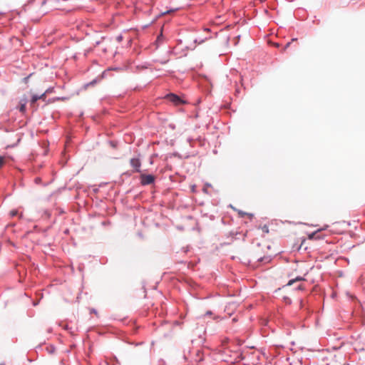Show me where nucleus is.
<instances>
[{"instance_id":"nucleus-15","label":"nucleus","mask_w":365,"mask_h":365,"mask_svg":"<svg viewBox=\"0 0 365 365\" xmlns=\"http://www.w3.org/2000/svg\"><path fill=\"white\" fill-rule=\"evenodd\" d=\"M4 157L0 155V168L4 165Z\"/></svg>"},{"instance_id":"nucleus-16","label":"nucleus","mask_w":365,"mask_h":365,"mask_svg":"<svg viewBox=\"0 0 365 365\" xmlns=\"http://www.w3.org/2000/svg\"><path fill=\"white\" fill-rule=\"evenodd\" d=\"M304 287L302 284H299L296 287V290H304Z\"/></svg>"},{"instance_id":"nucleus-8","label":"nucleus","mask_w":365,"mask_h":365,"mask_svg":"<svg viewBox=\"0 0 365 365\" xmlns=\"http://www.w3.org/2000/svg\"><path fill=\"white\" fill-rule=\"evenodd\" d=\"M283 301L287 304H292V300L289 297H283Z\"/></svg>"},{"instance_id":"nucleus-11","label":"nucleus","mask_w":365,"mask_h":365,"mask_svg":"<svg viewBox=\"0 0 365 365\" xmlns=\"http://www.w3.org/2000/svg\"><path fill=\"white\" fill-rule=\"evenodd\" d=\"M63 329H64L65 330L68 331H69L71 334H72L74 333V331H73L72 328H71V327H68V325H65V326L63 327Z\"/></svg>"},{"instance_id":"nucleus-1","label":"nucleus","mask_w":365,"mask_h":365,"mask_svg":"<svg viewBox=\"0 0 365 365\" xmlns=\"http://www.w3.org/2000/svg\"><path fill=\"white\" fill-rule=\"evenodd\" d=\"M165 99L172 103L174 106H180L186 103L180 96L173 93H170L165 96Z\"/></svg>"},{"instance_id":"nucleus-6","label":"nucleus","mask_w":365,"mask_h":365,"mask_svg":"<svg viewBox=\"0 0 365 365\" xmlns=\"http://www.w3.org/2000/svg\"><path fill=\"white\" fill-rule=\"evenodd\" d=\"M163 39L164 37L163 35V32L161 31V33L158 36L157 39L155 41L157 46H159L163 42Z\"/></svg>"},{"instance_id":"nucleus-18","label":"nucleus","mask_w":365,"mask_h":365,"mask_svg":"<svg viewBox=\"0 0 365 365\" xmlns=\"http://www.w3.org/2000/svg\"><path fill=\"white\" fill-rule=\"evenodd\" d=\"M239 214L241 215V216H243V215H248V213H246V212H244L242 211H239ZM249 215L250 217H252V214H249Z\"/></svg>"},{"instance_id":"nucleus-17","label":"nucleus","mask_w":365,"mask_h":365,"mask_svg":"<svg viewBox=\"0 0 365 365\" xmlns=\"http://www.w3.org/2000/svg\"><path fill=\"white\" fill-rule=\"evenodd\" d=\"M11 215V216H16L17 214H18V211L17 210H11V212H10Z\"/></svg>"},{"instance_id":"nucleus-9","label":"nucleus","mask_w":365,"mask_h":365,"mask_svg":"<svg viewBox=\"0 0 365 365\" xmlns=\"http://www.w3.org/2000/svg\"><path fill=\"white\" fill-rule=\"evenodd\" d=\"M205 41V39H202V38H195L194 40V43H198V44H201L203 42Z\"/></svg>"},{"instance_id":"nucleus-14","label":"nucleus","mask_w":365,"mask_h":365,"mask_svg":"<svg viewBox=\"0 0 365 365\" xmlns=\"http://www.w3.org/2000/svg\"><path fill=\"white\" fill-rule=\"evenodd\" d=\"M210 186H211V185H210V184H209V183H206V184L205 185V187H203V189H202V191H203L204 192H205V193H207V187H210Z\"/></svg>"},{"instance_id":"nucleus-13","label":"nucleus","mask_w":365,"mask_h":365,"mask_svg":"<svg viewBox=\"0 0 365 365\" xmlns=\"http://www.w3.org/2000/svg\"><path fill=\"white\" fill-rule=\"evenodd\" d=\"M123 39V36L122 34H120L118 35L117 37H116V41L118 42V43H120Z\"/></svg>"},{"instance_id":"nucleus-20","label":"nucleus","mask_w":365,"mask_h":365,"mask_svg":"<svg viewBox=\"0 0 365 365\" xmlns=\"http://www.w3.org/2000/svg\"><path fill=\"white\" fill-rule=\"evenodd\" d=\"M212 314V312L211 311H207L206 313H205V315H211Z\"/></svg>"},{"instance_id":"nucleus-4","label":"nucleus","mask_w":365,"mask_h":365,"mask_svg":"<svg viewBox=\"0 0 365 365\" xmlns=\"http://www.w3.org/2000/svg\"><path fill=\"white\" fill-rule=\"evenodd\" d=\"M305 279L303 277H297L294 279H290L288 283L287 284V286H291L296 282H300V281H304Z\"/></svg>"},{"instance_id":"nucleus-5","label":"nucleus","mask_w":365,"mask_h":365,"mask_svg":"<svg viewBox=\"0 0 365 365\" xmlns=\"http://www.w3.org/2000/svg\"><path fill=\"white\" fill-rule=\"evenodd\" d=\"M26 100H21L19 103V111L21 113H24L26 111Z\"/></svg>"},{"instance_id":"nucleus-3","label":"nucleus","mask_w":365,"mask_h":365,"mask_svg":"<svg viewBox=\"0 0 365 365\" xmlns=\"http://www.w3.org/2000/svg\"><path fill=\"white\" fill-rule=\"evenodd\" d=\"M130 165L136 173H140L141 162L138 158H133L130 160Z\"/></svg>"},{"instance_id":"nucleus-10","label":"nucleus","mask_w":365,"mask_h":365,"mask_svg":"<svg viewBox=\"0 0 365 365\" xmlns=\"http://www.w3.org/2000/svg\"><path fill=\"white\" fill-rule=\"evenodd\" d=\"M205 41V39H202V38H195L194 40V43H198V44H201L203 42Z\"/></svg>"},{"instance_id":"nucleus-24","label":"nucleus","mask_w":365,"mask_h":365,"mask_svg":"<svg viewBox=\"0 0 365 365\" xmlns=\"http://www.w3.org/2000/svg\"><path fill=\"white\" fill-rule=\"evenodd\" d=\"M300 307H302V300H300Z\"/></svg>"},{"instance_id":"nucleus-27","label":"nucleus","mask_w":365,"mask_h":365,"mask_svg":"<svg viewBox=\"0 0 365 365\" xmlns=\"http://www.w3.org/2000/svg\"><path fill=\"white\" fill-rule=\"evenodd\" d=\"M289 44H290V43H287V45H286V46H287H287H289Z\"/></svg>"},{"instance_id":"nucleus-25","label":"nucleus","mask_w":365,"mask_h":365,"mask_svg":"<svg viewBox=\"0 0 365 365\" xmlns=\"http://www.w3.org/2000/svg\"><path fill=\"white\" fill-rule=\"evenodd\" d=\"M92 312H93V313H96V314L97 313V312L95 309H93Z\"/></svg>"},{"instance_id":"nucleus-22","label":"nucleus","mask_w":365,"mask_h":365,"mask_svg":"<svg viewBox=\"0 0 365 365\" xmlns=\"http://www.w3.org/2000/svg\"><path fill=\"white\" fill-rule=\"evenodd\" d=\"M195 185H193V186L192 187V192H195Z\"/></svg>"},{"instance_id":"nucleus-2","label":"nucleus","mask_w":365,"mask_h":365,"mask_svg":"<svg viewBox=\"0 0 365 365\" xmlns=\"http://www.w3.org/2000/svg\"><path fill=\"white\" fill-rule=\"evenodd\" d=\"M155 179V176L151 174L147 175V174L142 173L140 175V184L143 186H145V185H151V184L154 183Z\"/></svg>"},{"instance_id":"nucleus-23","label":"nucleus","mask_w":365,"mask_h":365,"mask_svg":"<svg viewBox=\"0 0 365 365\" xmlns=\"http://www.w3.org/2000/svg\"><path fill=\"white\" fill-rule=\"evenodd\" d=\"M100 44V41H96V45H99Z\"/></svg>"},{"instance_id":"nucleus-21","label":"nucleus","mask_w":365,"mask_h":365,"mask_svg":"<svg viewBox=\"0 0 365 365\" xmlns=\"http://www.w3.org/2000/svg\"><path fill=\"white\" fill-rule=\"evenodd\" d=\"M187 142H188L189 143H190L192 141V138H188L187 139Z\"/></svg>"},{"instance_id":"nucleus-19","label":"nucleus","mask_w":365,"mask_h":365,"mask_svg":"<svg viewBox=\"0 0 365 365\" xmlns=\"http://www.w3.org/2000/svg\"><path fill=\"white\" fill-rule=\"evenodd\" d=\"M29 76L25 77V78H24V81L25 83H27V82H28V81H29Z\"/></svg>"},{"instance_id":"nucleus-12","label":"nucleus","mask_w":365,"mask_h":365,"mask_svg":"<svg viewBox=\"0 0 365 365\" xmlns=\"http://www.w3.org/2000/svg\"><path fill=\"white\" fill-rule=\"evenodd\" d=\"M48 92V90H46L44 93H43L41 95H38L39 97H40V99H43L44 100L46 98V93Z\"/></svg>"},{"instance_id":"nucleus-7","label":"nucleus","mask_w":365,"mask_h":365,"mask_svg":"<svg viewBox=\"0 0 365 365\" xmlns=\"http://www.w3.org/2000/svg\"><path fill=\"white\" fill-rule=\"evenodd\" d=\"M38 100H40V97L38 94H33L31 98V103H35Z\"/></svg>"},{"instance_id":"nucleus-26","label":"nucleus","mask_w":365,"mask_h":365,"mask_svg":"<svg viewBox=\"0 0 365 365\" xmlns=\"http://www.w3.org/2000/svg\"><path fill=\"white\" fill-rule=\"evenodd\" d=\"M171 11H167L166 12H165L164 14H168V13H170Z\"/></svg>"},{"instance_id":"nucleus-28","label":"nucleus","mask_w":365,"mask_h":365,"mask_svg":"<svg viewBox=\"0 0 365 365\" xmlns=\"http://www.w3.org/2000/svg\"><path fill=\"white\" fill-rule=\"evenodd\" d=\"M150 163L153 164V160H150Z\"/></svg>"},{"instance_id":"nucleus-29","label":"nucleus","mask_w":365,"mask_h":365,"mask_svg":"<svg viewBox=\"0 0 365 365\" xmlns=\"http://www.w3.org/2000/svg\"><path fill=\"white\" fill-rule=\"evenodd\" d=\"M259 261L262 262V258L259 259Z\"/></svg>"}]
</instances>
